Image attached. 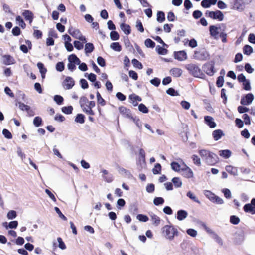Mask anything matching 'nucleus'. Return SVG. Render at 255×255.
<instances>
[{
  "mask_svg": "<svg viewBox=\"0 0 255 255\" xmlns=\"http://www.w3.org/2000/svg\"><path fill=\"white\" fill-rule=\"evenodd\" d=\"M75 121L80 124H83L85 122V116L82 114H78L75 119Z\"/></svg>",
  "mask_w": 255,
  "mask_h": 255,
  "instance_id": "32",
  "label": "nucleus"
},
{
  "mask_svg": "<svg viewBox=\"0 0 255 255\" xmlns=\"http://www.w3.org/2000/svg\"><path fill=\"white\" fill-rule=\"evenodd\" d=\"M199 153L202 159L208 165H213L218 162L217 155L208 150L202 149L199 151Z\"/></svg>",
  "mask_w": 255,
  "mask_h": 255,
  "instance_id": "1",
  "label": "nucleus"
},
{
  "mask_svg": "<svg viewBox=\"0 0 255 255\" xmlns=\"http://www.w3.org/2000/svg\"><path fill=\"white\" fill-rule=\"evenodd\" d=\"M189 73L195 77L202 78L204 74L198 65L194 63L188 64L185 66Z\"/></svg>",
  "mask_w": 255,
  "mask_h": 255,
  "instance_id": "3",
  "label": "nucleus"
},
{
  "mask_svg": "<svg viewBox=\"0 0 255 255\" xmlns=\"http://www.w3.org/2000/svg\"><path fill=\"white\" fill-rule=\"evenodd\" d=\"M120 27L122 31L126 35H128L131 33V28L128 24L122 23L120 25Z\"/></svg>",
  "mask_w": 255,
  "mask_h": 255,
  "instance_id": "24",
  "label": "nucleus"
},
{
  "mask_svg": "<svg viewBox=\"0 0 255 255\" xmlns=\"http://www.w3.org/2000/svg\"><path fill=\"white\" fill-rule=\"evenodd\" d=\"M93 108H90L87 110H84L83 112L88 115H90L88 117L89 120L91 122H94L95 121L94 118L91 116H94L95 115L94 111L92 110Z\"/></svg>",
  "mask_w": 255,
  "mask_h": 255,
  "instance_id": "26",
  "label": "nucleus"
},
{
  "mask_svg": "<svg viewBox=\"0 0 255 255\" xmlns=\"http://www.w3.org/2000/svg\"><path fill=\"white\" fill-rule=\"evenodd\" d=\"M172 181L176 187H180L182 185V182L178 177H174Z\"/></svg>",
  "mask_w": 255,
  "mask_h": 255,
  "instance_id": "44",
  "label": "nucleus"
},
{
  "mask_svg": "<svg viewBox=\"0 0 255 255\" xmlns=\"http://www.w3.org/2000/svg\"><path fill=\"white\" fill-rule=\"evenodd\" d=\"M205 196L209 198L211 201L216 202L217 203L221 204L222 203V200L216 196L214 194L211 192L210 191L206 190L205 191Z\"/></svg>",
  "mask_w": 255,
  "mask_h": 255,
  "instance_id": "11",
  "label": "nucleus"
},
{
  "mask_svg": "<svg viewBox=\"0 0 255 255\" xmlns=\"http://www.w3.org/2000/svg\"><path fill=\"white\" fill-rule=\"evenodd\" d=\"M244 53L245 54L249 55L253 52V48L251 46L246 45L243 48Z\"/></svg>",
  "mask_w": 255,
  "mask_h": 255,
  "instance_id": "39",
  "label": "nucleus"
},
{
  "mask_svg": "<svg viewBox=\"0 0 255 255\" xmlns=\"http://www.w3.org/2000/svg\"><path fill=\"white\" fill-rule=\"evenodd\" d=\"M68 32L73 37L83 42L86 41L85 37L82 34L79 29H75L72 26H70L68 29Z\"/></svg>",
  "mask_w": 255,
  "mask_h": 255,
  "instance_id": "7",
  "label": "nucleus"
},
{
  "mask_svg": "<svg viewBox=\"0 0 255 255\" xmlns=\"http://www.w3.org/2000/svg\"><path fill=\"white\" fill-rule=\"evenodd\" d=\"M151 220L155 226H158L160 223V218L155 214L151 215Z\"/></svg>",
  "mask_w": 255,
  "mask_h": 255,
  "instance_id": "30",
  "label": "nucleus"
},
{
  "mask_svg": "<svg viewBox=\"0 0 255 255\" xmlns=\"http://www.w3.org/2000/svg\"><path fill=\"white\" fill-rule=\"evenodd\" d=\"M12 33L14 36H18L21 33V30L19 27L15 26L12 30Z\"/></svg>",
  "mask_w": 255,
  "mask_h": 255,
  "instance_id": "62",
  "label": "nucleus"
},
{
  "mask_svg": "<svg viewBox=\"0 0 255 255\" xmlns=\"http://www.w3.org/2000/svg\"><path fill=\"white\" fill-rule=\"evenodd\" d=\"M223 135V132L221 129H217L213 131L212 135L215 140H218Z\"/></svg>",
  "mask_w": 255,
  "mask_h": 255,
  "instance_id": "25",
  "label": "nucleus"
},
{
  "mask_svg": "<svg viewBox=\"0 0 255 255\" xmlns=\"http://www.w3.org/2000/svg\"><path fill=\"white\" fill-rule=\"evenodd\" d=\"M156 50H157V52L158 53V54H160V55H165L168 52L167 49L164 48L160 46L159 45H158L156 47Z\"/></svg>",
  "mask_w": 255,
  "mask_h": 255,
  "instance_id": "41",
  "label": "nucleus"
},
{
  "mask_svg": "<svg viewBox=\"0 0 255 255\" xmlns=\"http://www.w3.org/2000/svg\"><path fill=\"white\" fill-rule=\"evenodd\" d=\"M98 104H100L102 106H104L106 104L105 100L102 97L101 94L97 91L96 93Z\"/></svg>",
  "mask_w": 255,
  "mask_h": 255,
  "instance_id": "28",
  "label": "nucleus"
},
{
  "mask_svg": "<svg viewBox=\"0 0 255 255\" xmlns=\"http://www.w3.org/2000/svg\"><path fill=\"white\" fill-rule=\"evenodd\" d=\"M110 38L112 40H117L119 39V35L117 31H112L110 33Z\"/></svg>",
  "mask_w": 255,
  "mask_h": 255,
  "instance_id": "47",
  "label": "nucleus"
},
{
  "mask_svg": "<svg viewBox=\"0 0 255 255\" xmlns=\"http://www.w3.org/2000/svg\"><path fill=\"white\" fill-rule=\"evenodd\" d=\"M81 87L83 89H87L89 87L87 81L85 79H81L80 81Z\"/></svg>",
  "mask_w": 255,
  "mask_h": 255,
  "instance_id": "64",
  "label": "nucleus"
},
{
  "mask_svg": "<svg viewBox=\"0 0 255 255\" xmlns=\"http://www.w3.org/2000/svg\"><path fill=\"white\" fill-rule=\"evenodd\" d=\"M170 74L174 77H179L182 73V70L180 68H173L170 70Z\"/></svg>",
  "mask_w": 255,
  "mask_h": 255,
  "instance_id": "23",
  "label": "nucleus"
},
{
  "mask_svg": "<svg viewBox=\"0 0 255 255\" xmlns=\"http://www.w3.org/2000/svg\"><path fill=\"white\" fill-rule=\"evenodd\" d=\"M209 32L211 36L215 39L221 38L222 41H223V30L222 29L220 25L210 26Z\"/></svg>",
  "mask_w": 255,
  "mask_h": 255,
  "instance_id": "4",
  "label": "nucleus"
},
{
  "mask_svg": "<svg viewBox=\"0 0 255 255\" xmlns=\"http://www.w3.org/2000/svg\"><path fill=\"white\" fill-rule=\"evenodd\" d=\"M138 109H139V110L140 111V112H142L143 113H147L148 112V108L146 107V106L141 103V104H140L138 106Z\"/></svg>",
  "mask_w": 255,
  "mask_h": 255,
  "instance_id": "52",
  "label": "nucleus"
},
{
  "mask_svg": "<svg viewBox=\"0 0 255 255\" xmlns=\"http://www.w3.org/2000/svg\"><path fill=\"white\" fill-rule=\"evenodd\" d=\"M2 133L4 137L8 139H10L12 138V135L11 132L7 129H4L2 130Z\"/></svg>",
  "mask_w": 255,
  "mask_h": 255,
  "instance_id": "53",
  "label": "nucleus"
},
{
  "mask_svg": "<svg viewBox=\"0 0 255 255\" xmlns=\"http://www.w3.org/2000/svg\"><path fill=\"white\" fill-rule=\"evenodd\" d=\"M37 67L39 68L41 74H46V73L47 72V69L44 67V66L42 63L38 62L37 63Z\"/></svg>",
  "mask_w": 255,
  "mask_h": 255,
  "instance_id": "43",
  "label": "nucleus"
},
{
  "mask_svg": "<svg viewBox=\"0 0 255 255\" xmlns=\"http://www.w3.org/2000/svg\"><path fill=\"white\" fill-rule=\"evenodd\" d=\"M74 85V80L70 76H67L62 82V86L66 90L71 89Z\"/></svg>",
  "mask_w": 255,
  "mask_h": 255,
  "instance_id": "10",
  "label": "nucleus"
},
{
  "mask_svg": "<svg viewBox=\"0 0 255 255\" xmlns=\"http://www.w3.org/2000/svg\"><path fill=\"white\" fill-rule=\"evenodd\" d=\"M145 45L148 48H153L155 46V43L151 39L148 38L144 41Z\"/></svg>",
  "mask_w": 255,
  "mask_h": 255,
  "instance_id": "36",
  "label": "nucleus"
},
{
  "mask_svg": "<svg viewBox=\"0 0 255 255\" xmlns=\"http://www.w3.org/2000/svg\"><path fill=\"white\" fill-rule=\"evenodd\" d=\"M3 63L6 65L13 64L15 63L14 58L10 55H4L2 56Z\"/></svg>",
  "mask_w": 255,
  "mask_h": 255,
  "instance_id": "19",
  "label": "nucleus"
},
{
  "mask_svg": "<svg viewBox=\"0 0 255 255\" xmlns=\"http://www.w3.org/2000/svg\"><path fill=\"white\" fill-rule=\"evenodd\" d=\"M203 71L209 76H212L215 72L214 62H210L204 64L202 66Z\"/></svg>",
  "mask_w": 255,
  "mask_h": 255,
  "instance_id": "9",
  "label": "nucleus"
},
{
  "mask_svg": "<svg viewBox=\"0 0 255 255\" xmlns=\"http://www.w3.org/2000/svg\"><path fill=\"white\" fill-rule=\"evenodd\" d=\"M79 103L83 111L90 108H93L96 105V103L94 101H89L85 96H82L80 98Z\"/></svg>",
  "mask_w": 255,
  "mask_h": 255,
  "instance_id": "6",
  "label": "nucleus"
},
{
  "mask_svg": "<svg viewBox=\"0 0 255 255\" xmlns=\"http://www.w3.org/2000/svg\"><path fill=\"white\" fill-rule=\"evenodd\" d=\"M205 15L206 16H208L213 19H218L219 21H222L223 19V14L219 10H216L215 11H207L205 13Z\"/></svg>",
  "mask_w": 255,
  "mask_h": 255,
  "instance_id": "8",
  "label": "nucleus"
},
{
  "mask_svg": "<svg viewBox=\"0 0 255 255\" xmlns=\"http://www.w3.org/2000/svg\"><path fill=\"white\" fill-rule=\"evenodd\" d=\"M57 241L59 243L58 247L62 250H64L66 248V246L63 241L61 237L57 238Z\"/></svg>",
  "mask_w": 255,
  "mask_h": 255,
  "instance_id": "56",
  "label": "nucleus"
},
{
  "mask_svg": "<svg viewBox=\"0 0 255 255\" xmlns=\"http://www.w3.org/2000/svg\"><path fill=\"white\" fill-rule=\"evenodd\" d=\"M54 100L58 105L62 104L64 100L63 98L61 96L58 95H56L54 96Z\"/></svg>",
  "mask_w": 255,
  "mask_h": 255,
  "instance_id": "51",
  "label": "nucleus"
},
{
  "mask_svg": "<svg viewBox=\"0 0 255 255\" xmlns=\"http://www.w3.org/2000/svg\"><path fill=\"white\" fill-rule=\"evenodd\" d=\"M132 64L134 67H136L139 69H141L143 68V66L141 63L136 59L134 58L132 60Z\"/></svg>",
  "mask_w": 255,
  "mask_h": 255,
  "instance_id": "38",
  "label": "nucleus"
},
{
  "mask_svg": "<svg viewBox=\"0 0 255 255\" xmlns=\"http://www.w3.org/2000/svg\"><path fill=\"white\" fill-rule=\"evenodd\" d=\"M42 118L40 117H36L34 119L33 124L35 126L38 127L42 125Z\"/></svg>",
  "mask_w": 255,
  "mask_h": 255,
  "instance_id": "42",
  "label": "nucleus"
},
{
  "mask_svg": "<svg viewBox=\"0 0 255 255\" xmlns=\"http://www.w3.org/2000/svg\"><path fill=\"white\" fill-rule=\"evenodd\" d=\"M94 49V46L91 43H86L85 47V51L86 53H91Z\"/></svg>",
  "mask_w": 255,
  "mask_h": 255,
  "instance_id": "33",
  "label": "nucleus"
},
{
  "mask_svg": "<svg viewBox=\"0 0 255 255\" xmlns=\"http://www.w3.org/2000/svg\"><path fill=\"white\" fill-rule=\"evenodd\" d=\"M171 166L172 170L175 171L179 172L181 170L180 164L175 161H173L171 163Z\"/></svg>",
  "mask_w": 255,
  "mask_h": 255,
  "instance_id": "34",
  "label": "nucleus"
},
{
  "mask_svg": "<svg viewBox=\"0 0 255 255\" xmlns=\"http://www.w3.org/2000/svg\"><path fill=\"white\" fill-rule=\"evenodd\" d=\"M22 15L24 16L26 20L29 21L30 24H31L34 18L33 13L29 10H24Z\"/></svg>",
  "mask_w": 255,
  "mask_h": 255,
  "instance_id": "18",
  "label": "nucleus"
},
{
  "mask_svg": "<svg viewBox=\"0 0 255 255\" xmlns=\"http://www.w3.org/2000/svg\"><path fill=\"white\" fill-rule=\"evenodd\" d=\"M97 63L101 67H104L106 65L105 59L101 56H99L97 58Z\"/></svg>",
  "mask_w": 255,
  "mask_h": 255,
  "instance_id": "63",
  "label": "nucleus"
},
{
  "mask_svg": "<svg viewBox=\"0 0 255 255\" xmlns=\"http://www.w3.org/2000/svg\"><path fill=\"white\" fill-rule=\"evenodd\" d=\"M165 237L169 240H173L175 236L179 235V231L173 225H165L162 229Z\"/></svg>",
  "mask_w": 255,
  "mask_h": 255,
  "instance_id": "2",
  "label": "nucleus"
},
{
  "mask_svg": "<svg viewBox=\"0 0 255 255\" xmlns=\"http://www.w3.org/2000/svg\"><path fill=\"white\" fill-rule=\"evenodd\" d=\"M164 202V200L162 197H155L153 200V203L156 206L162 205Z\"/></svg>",
  "mask_w": 255,
  "mask_h": 255,
  "instance_id": "40",
  "label": "nucleus"
},
{
  "mask_svg": "<svg viewBox=\"0 0 255 255\" xmlns=\"http://www.w3.org/2000/svg\"><path fill=\"white\" fill-rule=\"evenodd\" d=\"M193 57L197 60L206 61L209 59L210 55L205 48H200L194 51Z\"/></svg>",
  "mask_w": 255,
  "mask_h": 255,
  "instance_id": "5",
  "label": "nucleus"
},
{
  "mask_svg": "<svg viewBox=\"0 0 255 255\" xmlns=\"http://www.w3.org/2000/svg\"><path fill=\"white\" fill-rule=\"evenodd\" d=\"M243 209L245 212L255 214V205L252 203V200L251 201V203L245 204Z\"/></svg>",
  "mask_w": 255,
  "mask_h": 255,
  "instance_id": "17",
  "label": "nucleus"
},
{
  "mask_svg": "<svg viewBox=\"0 0 255 255\" xmlns=\"http://www.w3.org/2000/svg\"><path fill=\"white\" fill-rule=\"evenodd\" d=\"M226 171L233 176H236L238 174V169L236 167L229 165L225 168Z\"/></svg>",
  "mask_w": 255,
  "mask_h": 255,
  "instance_id": "21",
  "label": "nucleus"
},
{
  "mask_svg": "<svg viewBox=\"0 0 255 255\" xmlns=\"http://www.w3.org/2000/svg\"><path fill=\"white\" fill-rule=\"evenodd\" d=\"M180 172L181 175L185 178H190L193 176V173L192 170L186 165H185L184 168L181 169Z\"/></svg>",
  "mask_w": 255,
  "mask_h": 255,
  "instance_id": "14",
  "label": "nucleus"
},
{
  "mask_svg": "<svg viewBox=\"0 0 255 255\" xmlns=\"http://www.w3.org/2000/svg\"><path fill=\"white\" fill-rule=\"evenodd\" d=\"M166 93L168 95L172 96L179 95L178 92L177 91L175 90V89L173 88H169L166 91Z\"/></svg>",
  "mask_w": 255,
  "mask_h": 255,
  "instance_id": "46",
  "label": "nucleus"
},
{
  "mask_svg": "<svg viewBox=\"0 0 255 255\" xmlns=\"http://www.w3.org/2000/svg\"><path fill=\"white\" fill-rule=\"evenodd\" d=\"M65 65L63 62H59L56 65V69L57 71L62 72L64 70Z\"/></svg>",
  "mask_w": 255,
  "mask_h": 255,
  "instance_id": "45",
  "label": "nucleus"
},
{
  "mask_svg": "<svg viewBox=\"0 0 255 255\" xmlns=\"http://www.w3.org/2000/svg\"><path fill=\"white\" fill-rule=\"evenodd\" d=\"M69 62L70 63H75L77 65L80 64V60L74 54L70 55L68 57Z\"/></svg>",
  "mask_w": 255,
  "mask_h": 255,
  "instance_id": "27",
  "label": "nucleus"
},
{
  "mask_svg": "<svg viewBox=\"0 0 255 255\" xmlns=\"http://www.w3.org/2000/svg\"><path fill=\"white\" fill-rule=\"evenodd\" d=\"M192 159L193 162L195 164H196L198 166L201 165L200 159L197 155H193L192 156Z\"/></svg>",
  "mask_w": 255,
  "mask_h": 255,
  "instance_id": "57",
  "label": "nucleus"
},
{
  "mask_svg": "<svg viewBox=\"0 0 255 255\" xmlns=\"http://www.w3.org/2000/svg\"><path fill=\"white\" fill-rule=\"evenodd\" d=\"M136 27L140 32L142 33L144 32V27L141 21L140 20H137Z\"/></svg>",
  "mask_w": 255,
  "mask_h": 255,
  "instance_id": "58",
  "label": "nucleus"
},
{
  "mask_svg": "<svg viewBox=\"0 0 255 255\" xmlns=\"http://www.w3.org/2000/svg\"><path fill=\"white\" fill-rule=\"evenodd\" d=\"M137 218L140 221L142 222H147L148 221L149 218L146 215H144L143 214H139L137 216Z\"/></svg>",
  "mask_w": 255,
  "mask_h": 255,
  "instance_id": "60",
  "label": "nucleus"
},
{
  "mask_svg": "<svg viewBox=\"0 0 255 255\" xmlns=\"http://www.w3.org/2000/svg\"><path fill=\"white\" fill-rule=\"evenodd\" d=\"M245 7V3L242 0H234L233 9L242 11L244 9Z\"/></svg>",
  "mask_w": 255,
  "mask_h": 255,
  "instance_id": "16",
  "label": "nucleus"
},
{
  "mask_svg": "<svg viewBox=\"0 0 255 255\" xmlns=\"http://www.w3.org/2000/svg\"><path fill=\"white\" fill-rule=\"evenodd\" d=\"M110 47L115 51L120 52L122 50V46L119 42L112 43Z\"/></svg>",
  "mask_w": 255,
  "mask_h": 255,
  "instance_id": "29",
  "label": "nucleus"
},
{
  "mask_svg": "<svg viewBox=\"0 0 255 255\" xmlns=\"http://www.w3.org/2000/svg\"><path fill=\"white\" fill-rule=\"evenodd\" d=\"M161 165L160 163H156L152 169V172L154 174H158L161 173Z\"/></svg>",
  "mask_w": 255,
  "mask_h": 255,
  "instance_id": "37",
  "label": "nucleus"
},
{
  "mask_svg": "<svg viewBox=\"0 0 255 255\" xmlns=\"http://www.w3.org/2000/svg\"><path fill=\"white\" fill-rule=\"evenodd\" d=\"M204 121L210 128H214L216 127V124L214 121L213 117L210 116H205L204 117Z\"/></svg>",
  "mask_w": 255,
  "mask_h": 255,
  "instance_id": "20",
  "label": "nucleus"
},
{
  "mask_svg": "<svg viewBox=\"0 0 255 255\" xmlns=\"http://www.w3.org/2000/svg\"><path fill=\"white\" fill-rule=\"evenodd\" d=\"M188 215V213L183 210H180L177 212V219L181 221L185 219Z\"/></svg>",
  "mask_w": 255,
  "mask_h": 255,
  "instance_id": "22",
  "label": "nucleus"
},
{
  "mask_svg": "<svg viewBox=\"0 0 255 255\" xmlns=\"http://www.w3.org/2000/svg\"><path fill=\"white\" fill-rule=\"evenodd\" d=\"M129 98L132 101L133 104H134L135 101H141V98L139 96L136 95L135 94L130 95Z\"/></svg>",
  "mask_w": 255,
  "mask_h": 255,
  "instance_id": "59",
  "label": "nucleus"
},
{
  "mask_svg": "<svg viewBox=\"0 0 255 255\" xmlns=\"http://www.w3.org/2000/svg\"><path fill=\"white\" fill-rule=\"evenodd\" d=\"M17 216V214L15 211L10 210L9 211L7 215V217L8 219H14Z\"/></svg>",
  "mask_w": 255,
  "mask_h": 255,
  "instance_id": "48",
  "label": "nucleus"
},
{
  "mask_svg": "<svg viewBox=\"0 0 255 255\" xmlns=\"http://www.w3.org/2000/svg\"><path fill=\"white\" fill-rule=\"evenodd\" d=\"M33 36L36 39H40L42 36V32L39 30H34Z\"/></svg>",
  "mask_w": 255,
  "mask_h": 255,
  "instance_id": "61",
  "label": "nucleus"
},
{
  "mask_svg": "<svg viewBox=\"0 0 255 255\" xmlns=\"http://www.w3.org/2000/svg\"><path fill=\"white\" fill-rule=\"evenodd\" d=\"M254 99L253 94L249 93L241 99V104L243 105H249L251 104Z\"/></svg>",
  "mask_w": 255,
  "mask_h": 255,
  "instance_id": "13",
  "label": "nucleus"
},
{
  "mask_svg": "<svg viewBox=\"0 0 255 255\" xmlns=\"http://www.w3.org/2000/svg\"><path fill=\"white\" fill-rule=\"evenodd\" d=\"M18 105L19 108L22 111H28L30 109V106L25 105L21 102H18Z\"/></svg>",
  "mask_w": 255,
  "mask_h": 255,
  "instance_id": "50",
  "label": "nucleus"
},
{
  "mask_svg": "<svg viewBox=\"0 0 255 255\" xmlns=\"http://www.w3.org/2000/svg\"><path fill=\"white\" fill-rule=\"evenodd\" d=\"M119 110L121 114L124 117L129 119H133L131 111L129 109L124 106L119 107Z\"/></svg>",
  "mask_w": 255,
  "mask_h": 255,
  "instance_id": "12",
  "label": "nucleus"
},
{
  "mask_svg": "<svg viewBox=\"0 0 255 255\" xmlns=\"http://www.w3.org/2000/svg\"><path fill=\"white\" fill-rule=\"evenodd\" d=\"M243 88L247 91L250 90L251 89L250 81L247 79L244 82H242Z\"/></svg>",
  "mask_w": 255,
  "mask_h": 255,
  "instance_id": "55",
  "label": "nucleus"
},
{
  "mask_svg": "<svg viewBox=\"0 0 255 255\" xmlns=\"http://www.w3.org/2000/svg\"><path fill=\"white\" fill-rule=\"evenodd\" d=\"M174 57L175 59L180 61H184L186 60L187 58V54L186 52L184 50L175 51L174 52Z\"/></svg>",
  "mask_w": 255,
  "mask_h": 255,
  "instance_id": "15",
  "label": "nucleus"
},
{
  "mask_svg": "<svg viewBox=\"0 0 255 255\" xmlns=\"http://www.w3.org/2000/svg\"><path fill=\"white\" fill-rule=\"evenodd\" d=\"M230 221L233 224L237 225L239 223L240 219L235 215H232L230 217Z\"/></svg>",
  "mask_w": 255,
  "mask_h": 255,
  "instance_id": "49",
  "label": "nucleus"
},
{
  "mask_svg": "<svg viewBox=\"0 0 255 255\" xmlns=\"http://www.w3.org/2000/svg\"><path fill=\"white\" fill-rule=\"evenodd\" d=\"M62 111L66 114H70L72 113L73 108L72 106H64L61 109Z\"/></svg>",
  "mask_w": 255,
  "mask_h": 255,
  "instance_id": "35",
  "label": "nucleus"
},
{
  "mask_svg": "<svg viewBox=\"0 0 255 255\" xmlns=\"http://www.w3.org/2000/svg\"><path fill=\"white\" fill-rule=\"evenodd\" d=\"M165 20V14L163 11H158L157 13V20L160 23L164 22Z\"/></svg>",
  "mask_w": 255,
  "mask_h": 255,
  "instance_id": "31",
  "label": "nucleus"
},
{
  "mask_svg": "<svg viewBox=\"0 0 255 255\" xmlns=\"http://www.w3.org/2000/svg\"><path fill=\"white\" fill-rule=\"evenodd\" d=\"M16 20L19 22V25L22 28H25L26 27V24L20 16L16 17Z\"/></svg>",
  "mask_w": 255,
  "mask_h": 255,
  "instance_id": "54",
  "label": "nucleus"
}]
</instances>
